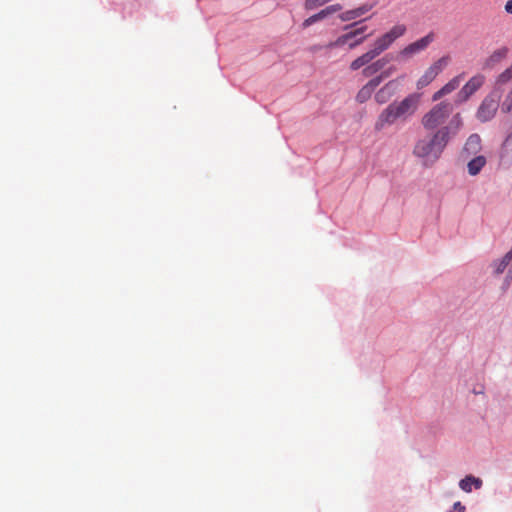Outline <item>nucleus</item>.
Listing matches in <instances>:
<instances>
[{
    "mask_svg": "<svg viewBox=\"0 0 512 512\" xmlns=\"http://www.w3.org/2000/svg\"><path fill=\"white\" fill-rule=\"evenodd\" d=\"M462 126L461 114H454L449 123L434 131L431 137L417 141L413 149L414 155L424 159L425 163H434L439 159L450 139L459 132Z\"/></svg>",
    "mask_w": 512,
    "mask_h": 512,
    "instance_id": "1",
    "label": "nucleus"
},
{
    "mask_svg": "<svg viewBox=\"0 0 512 512\" xmlns=\"http://www.w3.org/2000/svg\"><path fill=\"white\" fill-rule=\"evenodd\" d=\"M419 104L420 95L416 93L407 95L401 101H393L378 115L375 130L381 131L398 122H406L417 112Z\"/></svg>",
    "mask_w": 512,
    "mask_h": 512,
    "instance_id": "2",
    "label": "nucleus"
},
{
    "mask_svg": "<svg viewBox=\"0 0 512 512\" xmlns=\"http://www.w3.org/2000/svg\"><path fill=\"white\" fill-rule=\"evenodd\" d=\"M360 22H354L352 24L345 25L343 27V34L338 36L334 41L329 42L326 45L327 49L339 48L347 46L350 50L355 49L372 35V33L364 35L367 30V26H358Z\"/></svg>",
    "mask_w": 512,
    "mask_h": 512,
    "instance_id": "3",
    "label": "nucleus"
},
{
    "mask_svg": "<svg viewBox=\"0 0 512 512\" xmlns=\"http://www.w3.org/2000/svg\"><path fill=\"white\" fill-rule=\"evenodd\" d=\"M453 110L454 104L452 102L448 100L441 101L423 115L421 124L428 131H436V129L443 127L452 115Z\"/></svg>",
    "mask_w": 512,
    "mask_h": 512,
    "instance_id": "4",
    "label": "nucleus"
},
{
    "mask_svg": "<svg viewBox=\"0 0 512 512\" xmlns=\"http://www.w3.org/2000/svg\"><path fill=\"white\" fill-rule=\"evenodd\" d=\"M407 31L404 24L394 25L388 32L378 37L370 49L376 57L386 51L398 38L402 37Z\"/></svg>",
    "mask_w": 512,
    "mask_h": 512,
    "instance_id": "5",
    "label": "nucleus"
},
{
    "mask_svg": "<svg viewBox=\"0 0 512 512\" xmlns=\"http://www.w3.org/2000/svg\"><path fill=\"white\" fill-rule=\"evenodd\" d=\"M484 74L477 73L472 76L460 89L456 95L455 104L466 102L474 93H476L485 83Z\"/></svg>",
    "mask_w": 512,
    "mask_h": 512,
    "instance_id": "6",
    "label": "nucleus"
},
{
    "mask_svg": "<svg viewBox=\"0 0 512 512\" xmlns=\"http://www.w3.org/2000/svg\"><path fill=\"white\" fill-rule=\"evenodd\" d=\"M499 97L500 95L492 92L484 98L476 113L478 120L481 122H487L495 116L499 107Z\"/></svg>",
    "mask_w": 512,
    "mask_h": 512,
    "instance_id": "7",
    "label": "nucleus"
},
{
    "mask_svg": "<svg viewBox=\"0 0 512 512\" xmlns=\"http://www.w3.org/2000/svg\"><path fill=\"white\" fill-rule=\"evenodd\" d=\"M449 57L443 56L429 66L424 74L417 81V88L423 89L428 86L449 64Z\"/></svg>",
    "mask_w": 512,
    "mask_h": 512,
    "instance_id": "8",
    "label": "nucleus"
},
{
    "mask_svg": "<svg viewBox=\"0 0 512 512\" xmlns=\"http://www.w3.org/2000/svg\"><path fill=\"white\" fill-rule=\"evenodd\" d=\"M434 40V34L429 33L428 35L418 39L417 41L408 44L404 47L400 52L399 56L402 59H410L414 55L421 53L424 51Z\"/></svg>",
    "mask_w": 512,
    "mask_h": 512,
    "instance_id": "9",
    "label": "nucleus"
},
{
    "mask_svg": "<svg viewBox=\"0 0 512 512\" xmlns=\"http://www.w3.org/2000/svg\"><path fill=\"white\" fill-rule=\"evenodd\" d=\"M465 76V73H460L450 79L441 89L436 91L432 95V101H438L442 99L444 96L451 94L454 92L461 84Z\"/></svg>",
    "mask_w": 512,
    "mask_h": 512,
    "instance_id": "10",
    "label": "nucleus"
},
{
    "mask_svg": "<svg viewBox=\"0 0 512 512\" xmlns=\"http://www.w3.org/2000/svg\"><path fill=\"white\" fill-rule=\"evenodd\" d=\"M381 84V77H374L370 79L364 86L360 88V90L356 94V101L360 104L367 102L375 89Z\"/></svg>",
    "mask_w": 512,
    "mask_h": 512,
    "instance_id": "11",
    "label": "nucleus"
},
{
    "mask_svg": "<svg viewBox=\"0 0 512 512\" xmlns=\"http://www.w3.org/2000/svg\"><path fill=\"white\" fill-rule=\"evenodd\" d=\"M395 92L396 85L395 81L392 80L386 83L375 93L374 99L378 104H385L395 95Z\"/></svg>",
    "mask_w": 512,
    "mask_h": 512,
    "instance_id": "12",
    "label": "nucleus"
},
{
    "mask_svg": "<svg viewBox=\"0 0 512 512\" xmlns=\"http://www.w3.org/2000/svg\"><path fill=\"white\" fill-rule=\"evenodd\" d=\"M500 161L504 166L512 165V133L507 136L502 145Z\"/></svg>",
    "mask_w": 512,
    "mask_h": 512,
    "instance_id": "13",
    "label": "nucleus"
},
{
    "mask_svg": "<svg viewBox=\"0 0 512 512\" xmlns=\"http://www.w3.org/2000/svg\"><path fill=\"white\" fill-rule=\"evenodd\" d=\"M511 80L512 64L497 76L493 92L499 95L503 91L504 85H506Z\"/></svg>",
    "mask_w": 512,
    "mask_h": 512,
    "instance_id": "14",
    "label": "nucleus"
},
{
    "mask_svg": "<svg viewBox=\"0 0 512 512\" xmlns=\"http://www.w3.org/2000/svg\"><path fill=\"white\" fill-rule=\"evenodd\" d=\"M375 58L376 56L374 55V53L371 50H368L367 52L357 57L350 63V69L352 71H357L361 67L370 64Z\"/></svg>",
    "mask_w": 512,
    "mask_h": 512,
    "instance_id": "15",
    "label": "nucleus"
},
{
    "mask_svg": "<svg viewBox=\"0 0 512 512\" xmlns=\"http://www.w3.org/2000/svg\"><path fill=\"white\" fill-rule=\"evenodd\" d=\"M508 54V49L506 47L499 48L495 50L485 61L486 68H493L495 65L499 64L503 61Z\"/></svg>",
    "mask_w": 512,
    "mask_h": 512,
    "instance_id": "16",
    "label": "nucleus"
},
{
    "mask_svg": "<svg viewBox=\"0 0 512 512\" xmlns=\"http://www.w3.org/2000/svg\"><path fill=\"white\" fill-rule=\"evenodd\" d=\"M485 165L486 158L482 155L476 156L472 158L467 164L468 173L471 176H476L477 174L480 173V171Z\"/></svg>",
    "mask_w": 512,
    "mask_h": 512,
    "instance_id": "17",
    "label": "nucleus"
},
{
    "mask_svg": "<svg viewBox=\"0 0 512 512\" xmlns=\"http://www.w3.org/2000/svg\"><path fill=\"white\" fill-rule=\"evenodd\" d=\"M481 149V138L478 134H472L468 137L464 151L468 154H476Z\"/></svg>",
    "mask_w": 512,
    "mask_h": 512,
    "instance_id": "18",
    "label": "nucleus"
},
{
    "mask_svg": "<svg viewBox=\"0 0 512 512\" xmlns=\"http://www.w3.org/2000/svg\"><path fill=\"white\" fill-rule=\"evenodd\" d=\"M473 485L476 489H479L482 486V480L469 475L462 479L459 483L460 488L465 492H471Z\"/></svg>",
    "mask_w": 512,
    "mask_h": 512,
    "instance_id": "19",
    "label": "nucleus"
},
{
    "mask_svg": "<svg viewBox=\"0 0 512 512\" xmlns=\"http://www.w3.org/2000/svg\"><path fill=\"white\" fill-rule=\"evenodd\" d=\"M495 273L501 274L506 269L511 272L512 269V251L508 252L499 262L495 263Z\"/></svg>",
    "mask_w": 512,
    "mask_h": 512,
    "instance_id": "20",
    "label": "nucleus"
},
{
    "mask_svg": "<svg viewBox=\"0 0 512 512\" xmlns=\"http://www.w3.org/2000/svg\"><path fill=\"white\" fill-rule=\"evenodd\" d=\"M393 59L391 54H386L382 58L376 60L375 62L371 63V68L379 72L384 69V67Z\"/></svg>",
    "mask_w": 512,
    "mask_h": 512,
    "instance_id": "21",
    "label": "nucleus"
},
{
    "mask_svg": "<svg viewBox=\"0 0 512 512\" xmlns=\"http://www.w3.org/2000/svg\"><path fill=\"white\" fill-rule=\"evenodd\" d=\"M332 0H305L304 2V8L306 10H314L320 6L325 5L328 2H331Z\"/></svg>",
    "mask_w": 512,
    "mask_h": 512,
    "instance_id": "22",
    "label": "nucleus"
},
{
    "mask_svg": "<svg viewBox=\"0 0 512 512\" xmlns=\"http://www.w3.org/2000/svg\"><path fill=\"white\" fill-rule=\"evenodd\" d=\"M360 16L358 15V12L356 9H351V10H347L345 12H342L340 15H339V19L343 22H348V21H352V20H355L357 18H359Z\"/></svg>",
    "mask_w": 512,
    "mask_h": 512,
    "instance_id": "23",
    "label": "nucleus"
},
{
    "mask_svg": "<svg viewBox=\"0 0 512 512\" xmlns=\"http://www.w3.org/2000/svg\"><path fill=\"white\" fill-rule=\"evenodd\" d=\"M501 110L504 113L512 112V86L505 99L502 102Z\"/></svg>",
    "mask_w": 512,
    "mask_h": 512,
    "instance_id": "24",
    "label": "nucleus"
},
{
    "mask_svg": "<svg viewBox=\"0 0 512 512\" xmlns=\"http://www.w3.org/2000/svg\"><path fill=\"white\" fill-rule=\"evenodd\" d=\"M318 21L319 20H318L317 15L314 14V15L308 17L307 19H305L304 22L302 23V26H303V28H307V27L313 25L314 23H316Z\"/></svg>",
    "mask_w": 512,
    "mask_h": 512,
    "instance_id": "25",
    "label": "nucleus"
},
{
    "mask_svg": "<svg viewBox=\"0 0 512 512\" xmlns=\"http://www.w3.org/2000/svg\"><path fill=\"white\" fill-rule=\"evenodd\" d=\"M358 12V15L361 17L363 16L364 14H366L368 11H370L372 9V5H369V4H364L360 7H357L355 8Z\"/></svg>",
    "mask_w": 512,
    "mask_h": 512,
    "instance_id": "26",
    "label": "nucleus"
},
{
    "mask_svg": "<svg viewBox=\"0 0 512 512\" xmlns=\"http://www.w3.org/2000/svg\"><path fill=\"white\" fill-rule=\"evenodd\" d=\"M396 69L394 67H390L387 70L382 71L377 77H381V82L388 78Z\"/></svg>",
    "mask_w": 512,
    "mask_h": 512,
    "instance_id": "27",
    "label": "nucleus"
},
{
    "mask_svg": "<svg viewBox=\"0 0 512 512\" xmlns=\"http://www.w3.org/2000/svg\"><path fill=\"white\" fill-rule=\"evenodd\" d=\"M318 20L321 21L330 15L327 7L316 13Z\"/></svg>",
    "mask_w": 512,
    "mask_h": 512,
    "instance_id": "28",
    "label": "nucleus"
},
{
    "mask_svg": "<svg viewBox=\"0 0 512 512\" xmlns=\"http://www.w3.org/2000/svg\"><path fill=\"white\" fill-rule=\"evenodd\" d=\"M327 9L330 13V15L340 11L342 9V6L340 4H333V5H330V6H327Z\"/></svg>",
    "mask_w": 512,
    "mask_h": 512,
    "instance_id": "29",
    "label": "nucleus"
},
{
    "mask_svg": "<svg viewBox=\"0 0 512 512\" xmlns=\"http://www.w3.org/2000/svg\"><path fill=\"white\" fill-rule=\"evenodd\" d=\"M362 73H363V75H364L365 77H369V76H371V75H373V74H375V73H377V72H376V71H374V70L371 68V64H369V65H367V66L363 69Z\"/></svg>",
    "mask_w": 512,
    "mask_h": 512,
    "instance_id": "30",
    "label": "nucleus"
},
{
    "mask_svg": "<svg viewBox=\"0 0 512 512\" xmlns=\"http://www.w3.org/2000/svg\"><path fill=\"white\" fill-rule=\"evenodd\" d=\"M454 509L457 510L458 512H464L465 511V506H463L460 502H456L454 503Z\"/></svg>",
    "mask_w": 512,
    "mask_h": 512,
    "instance_id": "31",
    "label": "nucleus"
},
{
    "mask_svg": "<svg viewBox=\"0 0 512 512\" xmlns=\"http://www.w3.org/2000/svg\"><path fill=\"white\" fill-rule=\"evenodd\" d=\"M505 11L509 14H512V0L506 2Z\"/></svg>",
    "mask_w": 512,
    "mask_h": 512,
    "instance_id": "32",
    "label": "nucleus"
},
{
    "mask_svg": "<svg viewBox=\"0 0 512 512\" xmlns=\"http://www.w3.org/2000/svg\"><path fill=\"white\" fill-rule=\"evenodd\" d=\"M448 512H453V511H448Z\"/></svg>",
    "mask_w": 512,
    "mask_h": 512,
    "instance_id": "33",
    "label": "nucleus"
}]
</instances>
